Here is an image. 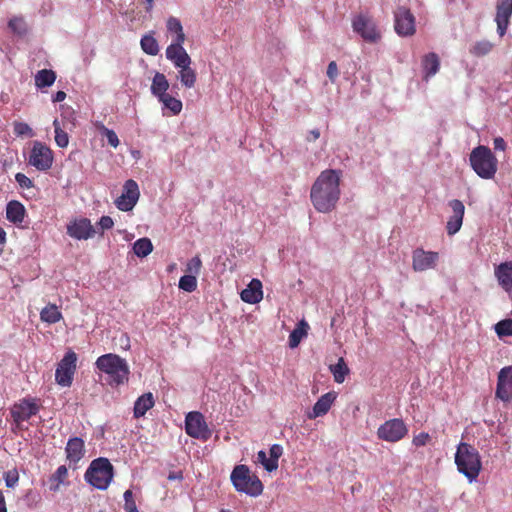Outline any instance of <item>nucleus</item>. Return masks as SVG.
<instances>
[{"instance_id": "obj_40", "label": "nucleus", "mask_w": 512, "mask_h": 512, "mask_svg": "<svg viewBox=\"0 0 512 512\" xmlns=\"http://www.w3.org/2000/svg\"><path fill=\"white\" fill-rule=\"evenodd\" d=\"M55 131V142L60 148H65L69 144V136L61 127L57 119L53 122Z\"/></svg>"}, {"instance_id": "obj_35", "label": "nucleus", "mask_w": 512, "mask_h": 512, "mask_svg": "<svg viewBox=\"0 0 512 512\" xmlns=\"http://www.w3.org/2000/svg\"><path fill=\"white\" fill-rule=\"evenodd\" d=\"M153 251V244L149 238H140L133 244V252L136 256L144 258Z\"/></svg>"}, {"instance_id": "obj_55", "label": "nucleus", "mask_w": 512, "mask_h": 512, "mask_svg": "<svg viewBox=\"0 0 512 512\" xmlns=\"http://www.w3.org/2000/svg\"><path fill=\"white\" fill-rule=\"evenodd\" d=\"M66 98V93L64 91H57L52 98L54 103L62 102Z\"/></svg>"}, {"instance_id": "obj_58", "label": "nucleus", "mask_w": 512, "mask_h": 512, "mask_svg": "<svg viewBox=\"0 0 512 512\" xmlns=\"http://www.w3.org/2000/svg\"><path fill=\"white\" fill-rule=\"evenodd\" d=\"M168 479L169 480H176V479H182V473L181 472H173V473H170L169 476H168Z\"/></svg>"}, {"instance_id": "obj_13", "label": "nucleus", "mask_w": 512, "mask_h": 512, "mask_svg": "<svg viewBox=\"0 0 512 512\" xmlns=\"http://www.w3.org/2000/svg\"><path fill=\"white\" fill-rule=\"evenodd\" d=\"M185 431L189 436L201 440H208L212 434L200 412H189L187 414Z\"/></svg>"}, {"instance_id": "obj_52", "label": "nucleus", "mask_w": 512, "mask_h": 512, "mask_svg": "<svg viewBox=\"0 0 512 512\" xmlns=\"http://www.w3.org/2000/svg\"><path fill=\"white\" fill-rule=\"evenodd\" d=\"M97 225L99 226L101 230V234L104 230H109L113 227L114 222L113 219L110 216H102L100 220L98 221Z\"/></svg>"}, {"instance_id": "obj_24", "label": "nucleus", "mask_w": 512, "mask_h": 512, "mask_svg": "<svg viewBox=\"0 0 512 512\" xmlns=\"http://www.w3.org/2000/svg\"><path fill=\"white\" fill-rule=\"evenodd\" d=\"M241 299L249 304L259 303L263 298L262 283L258 279H252L245 289L242 290Z\"/></svg>"}, {"instance_id": "obj_20", "label": "nucleus", "mask_w": 512, "mask_h": 512, "mask_svg": "<svg viewBox=\"0 0 512 512\" xmlns=\"http://www.w3.org/2000/svg\"><path fill=\"white\" fill-rule=\"evenodd\" d=\"M448 205L452 210V215L449 217V219L447 221L446 230H447L448 235H454L462 227L464 213H465V206L462 203V201H460L458 199L449 201Z\"/></svg>"}, {"instance_id": "obj_38", "label": "nucleus", "mask_w": 512, "mask_h": 512, "mask_svg": "<svg viewBox=\"0 0 512 512\" xmlns=\"http://www.w3.org/2000/svg\"><path fill=\"white\" fill-rule=\"evenodd\" d=\"M142 50L151 56L159 53V45L157 40L151 35H144L140 41Z\"/></svg>"}, {"instance_id": "obj_19", "label": "nucleus", "mask_w": 512, "mask_h": 512, "mask_svg": "<svg viewBox=\"0 0 512 512\" xmlns=\"http://www.w3.org/2000/svg\"><path fill=\"white\" fill-rule=\"evenodd\" d=\"M67 234L77 240H87L96 234V230L88 218H80L70 222Z\"/></svg>"}, {"instance_id": "obj_59", "label": "nucleus", "mask_w": 512, "mask_h": 512, "mask_svg": "<svg viewBox=\"0 0 512 512\" xmlns=\"http://www.w3.org/2000/svg\"><path fill=\"white\" fill-rule=\"evenodd\" d=\"M148 3V6L146 7L147 11H150L153 7L154 0H145Z\"/></svg>"}, {"instance_id": "obj_54", "label": "nucleus", "mask_w": 512, "mask_h": 512, "mask_svg": "<svg viewBox=\"0 0 512 512\" xmlns=\"http://www.w3.org/2000/svg\"><path fill=\"white\" fill-rule=\"evenodd\" d=\"M493 147L496 151H504L507 147V144L502 137H495L493 139Z\"/></svg>"}, {"instance_id": "obj_12", "label": "nucleus", "mask_w": 512, "mask_h": 512, "mask_svg": "<svg viewBox=\"0 0 512 512\" xmlns=\"http://www.w3.org/2000/svg\"><path fill=\"white\" fill-rule=\"evenodd\" d=\"M52 150L40 141H35L30 150L28 163L38 171H47L53 164Z\"/></svg>"}, {"instance_id": "obj_36", "label": "nucleus", "mask_w": 512, "mask_h": 512, "mask_svg": "<svg viewBox=\"0 0 512 512\" xmlns=\"http://www.w3.org/2000/svg\"><path fill=\"white\" fill-rule=\"evenodd\" d=\"M493 47L494 45L490 41L480 40L470 46L469 52L476 57H482L489 54Z\"/></svg>"}, {"instance_id": "obj_33", "label": "nucleus", "mask_w": 512, "mask_h": 512, "mask_svg": "<svg viewBox=\"0 0 512 512\" xmlns=\"http://www.w3.org/2000/svg\"><path fill=\"white\" fill-rule=\"evenodd\" d=\"M159 102L162 103L163 109L168 110L172 115H178L182 111L183 105L181 100L173 97L169 93L160 98Z\"/></svg>"}, {"instance_id": "obj_4", "label": "nucleus", "mask_w": 512, "mask_h": 512, "mask_svg": "<svg viewBox=\"0 0 512 512\" xmlns=\"http://www.w3.org/2000/svg\"><path fill=\"white\" fill-rule=\"evenodd\" d=\"M455 463L458 471L465 475L469 482L477 479L482 465L480 455L473 446L461 442L455 453Z\"/></svg>"}, {"instance_id": "obj_6", "label": "nucleus", "mask_w": 512, "mask_h": 512, "mask_svg": "<svg viewBox=\"0 0 512 512\" xmlns=\"http://www.w3.org/2000/svg\"><path fill=\"white\" fill-rule=\"evenodd\" d=\"M231 481L235 489L256 497L263 491V485L257 476L251 475L247 466L238 465L231 473Z\"/></svg>"}, {"instance_id": "obj_45", "label": "nucleus", "mask_w": 512, "mask_h": 512, "mask_svg": "<svg viewBox=\"0 0 512 512\" xmlns=\"http://www.w3.org/2000/svg\"><path fill=\"white\" fill-rule=\"evenodd\" d=\"M201 267H202V261H201L200 257L195 256L188 261L187 266H186V271L190 275H194L195 277H197L200 273Z\"/></svg>"}, {"instance_id": "obj_37", "label": "nucleus", "mask_w": 512, "mask_h": 512, "mask_svg": "<svg viewBox=\"0 0 512 512\" xmlns=\"http://www.w3.org/2000/svg\"><path fill=\"white\" fill-rule=\"evenodd\" d=\"M330 371L333 374L334 380L337 383H343L346 375L349 373V369L341 357L335 365L330 366Z\"/></svg>"}, {"instance_id": "obj_7", "label": "nucleus", "mask_w": 512, "mask_h": 512, "mask_svg": "<svg viewBox=\"0 0 512 512\" xmlns=\"http://www.w3.org/2000/svg\"><path fill=\"white\" fill-rule=\"evenodd\" d=\"M166 58L178 69L177 78L186 88L194 87L197 79L196 71L191 67L192 60L187 51L167 55Z\"/></svg>"}, {"instance_id": "obj_53", "label": "nucleus", "mask_w": 512, "mask_h": 512, "mask_svg": "<svg viewBox=\"0 0 512 512\" xmlns=\"http://www.w3.org/2000/svg\"><path fill=\"white\" fill-rule=\"evenodd\" d=\"M429 439V434L425 432H421L418 435L414 436L412 443L416 447H421L426 445L427 441Z\"/></svg>"}, {"instance_id": "obj_8", "label": "nucleus", "mask_w": 512, "mask_h": 512, "mask_svg": "<svg viewBox=\"0 0 512 512\" xmlns=\"http://www.w3.org/2000/svg\"><path fill=\"white\" fill-rule=\"evenodd\" d=\"M352 28L367 43H377L381 39V31L377 23L367 14L354 16Z\"/></svg>"}, {"instance_id": "obj_27", "label": "nucleus", "mask_w": 512, "mask_h": 512, "mask_svg": "<svg viewBox=\"0 0 512 512\" xmlns=\"http://www.w3.org/2000/svg\"><path fill=\"white\" fill-rule=\"evenodd\" d=\"M26 209L22 203L17 200L8 202L6 206V218L14 224H21L24 221Z\"/></svg>"}, {"instance_id": "obj_34", "label": "nucleus", "mask_w": 512, "mask_h": 512, "mask_svg": "<svg viewBox=\"0 0 512 512\" xmlns=\"http://www.w3.org/2000/svg\"><path fill=\"white\" fill-rule=\"evenodd\" d=\"M56 79V74L52 70L43 69L35 75V84L38 88L50 87Z\"/></svg>"}, {"instance_id": "obj_14", "label": "nucleus", "mask_w": 512, "mask_h": 512, "mask_svg": "<svg viewBox=\"0 0 512 512\" xmlns=\"http://www.w3.org/2000/svg\"><path fill=\"white\" fill-rule=\"evenodd\" d=\"M167 31L172 35L171 44L166 48L165 55L183 53L186 36L180 20L176 17H169L166 23Z\"/></svg>"}, {"instance_id": "obj_31", "label": "nucleus", "mask_w": 512, "mask_h": 512, "mask_svg": "<svg viewBox=\"0 0 512 512\" xmlns=\"http://www.w3.org/2000/svg\"><path fill=\"white\" fill-rule=\"evenodd\" d=\"M309 325L305 320H301L298 322L294 330L289 335V346L291 348H296L303 337L307 335Z\"/></svg>"}, {"instance_id": "obj_22", "label": "nucleus", "mask_w": 512, "mask_h": 512, "mask_svg": "<svg viewBox=\"0 0 512 512\" xmlns=\"http://www.w3.org/2000/svg\"><path fill=\"white\" fill-rule=\"evenodd\" d=\"M336 397L337 394L333 391L322 395L314 404L312 411L308 413V418L315 419L326 415L336 400Z\"/></svg>"}, {"instance_id": "obj_2", "label": "nucleus", "mask_w": 512, "mask_h": 512, "mask_svg": "<svg viewBox=\"0 0 512 512\" xmlns=\"http://www.w3.org/2000/svg\"><path fill=\"white\" fill-rule=\"evenodd\" d=\"M97 369L109 376L112 386H119L128 381L130 373L127 361L117 354H104L96 360Z\"/></svg>"}, {"instance_id": "obj_43", "label": "nucleus", "mask_w": 512, "mask_h": 512, "mask_svg": "<svg viewBox=\"0 0 512 512\" xmlns=\"http://www.w3.org/2000/svg\"><path fill=\"white\" fill-rule=\"evenodd\" d=\"M14 133L17 136L33 137L34 132L32 128L25 122H14L13 124Z\"/></svg>"}, {"instance_id": "obj_44", "label": "nucleus", "mask_w": 512, "mask_h": 512, "mask_svg": "<svg viewBox=\"0 0 512 512\" xmlns=\"http://www.w3.org/2000/svg\"><path fill=\"white\" fill-rule=\"evenodd\" d=\"M283 453V448L279 444H273L269 449V457L271 462L269 463L270 468H278V460Z\"/></svg>"}, {"instance_id": "obj_15", "label": "nucleus", "mask_w": 512, "mask_h": 512, "mask_svg": "<svg viewBox=\"0 0 512 512\" xmlns=\"http://www.w3.org/2000/svg\"><path fill=\"white\" fill-rule=\"evenodd\" d=\"M140 196L138 184L130 179L123 186L122 194L115 200L116 207L124 212L134 208Z\"/></svg>"}, {"instance_id": "obj_1", "label": "nucleus", "mask_w": 512, "mask_h": 512, "mask_svg": "<svg viewBox=\"0 0 512 512\" xmlns=\"http://www.w3.org/2000/svg\"><path fill=\"white\" fill-rule=\"evenodd\" d=\"M341 172L327 169L320 173L311 187L310 199L314 208L320 213H329L340 198Z\"/></svg>"}, {"instance_id": "obj_10", "label": "nucleus", "mask_w": 512, "mask_h": 512, "mask_svg": "<svg viewBox=\"0 0 512 512\" xmlns=\"http://www.w3.org/2000/svg\"><path fill=\"white\" fill-rule=\"evenodd\" d=\"M408 434V427L402 419L394 418L385 421L377 429V437L380 440L395 443L402 440Z\"/></svg>"}, {"instance_id": "obj_16", "label": "nucleus", "mask_w": 512, "mask_h": 512, "mask_svg": "<svg viewBox=\"0 0 512 512\" xmlns=\"http://www.w3.org/2000/svg\"><path fill=\"white\" fill-rule=\"evenodd\" d=\"M439 261V253L416 248L412 252V268L415 272H424L434 269Z\"/></svg>"}, {"instance_id": "obj_28", "label": "nucleus", "mask_w": 512, "mask_h": 512, "mask_svg": "<svg viewBox=\"0 0 512 512\" xmlns=\"http://www.w3.org/2000/svg\"><path fill=\"white\" fill-rule=\"evenodd\" d=\"M169 86L170 85L166 76L162 73L157 72L152 79L151 93L159 100L160 98L168 94L167 90L169 89Z\"/></svg>"}, {"instance_id": "obj_18", "label": "nucleus", "mask_w": 512, "mask_h": 512, "mask_svg": "<svg viewBox=\"0 0 512 512\" xmlns=\"http://www.w3.org/2000/svg\"><path fill=\"white\" fill-rule=\"evenodd\" d=\"M495 394L503 402L512 400V366H506L499 371Z\"/></svg>"}, {"instance_id": "obj_3", "label": "nucleus", "mask_w": 512, "mask_h": 512, "mask_svg": "<svg viewBox=\"0 0 512 512\" xmlns=\"http://www.w3.org/2000/svg\"><path fill=\"white\" fill-rule=\"evenodd\" d=\"M470 166L482 179L490 180L495 177L498 169V160L490 148L479 145L469 155Z\"/></svg>"}, {"instance_id": "obj_49", "label": "nucleus", "mask_w": 512, "mask_h": 512, "mask_svg": "<svg viewBox=\"0 0 512 512\" xmlns=\"http://www.w3.org/2000/svg\"><path fill=\"white\" fill-rule=\"evenodd\" d=\"M257 462L260 463L261 465H263V467L268 472H272L277 469V468H270L269 463L271 462V458L269 456H267V453L263 450H261L257 453Z\"/></svg>"}, {"instance_id": "obj_41", "label": "nucleus", "mask_w": 512, "mask_h": 512, "mask_svg": "<svg viewBox=\"0 0 512 512\" xmlns=\"http://www.w3.org/2000/svg\"><path fill=\"white\" fill-rule=\"evenodd\" d=\"M495 332L500 338L512 336V318L499 321L495 325Z\"/></svg>"}, {"instance_id": "obj_17", "label": "nucleus", "mask_w": 512, "mask_h": 512, "mask_svg": "<svg viewBox=\"0 0 512 512\" xmlns=\"http://www.w3.org/2000/svg\"><path fill=\"white\" fill-rule=\"evenodd\" d=\"M395 31L398 35L407 37L415 33V18L405 7H399L394 14Z\"/></svg>"}, {"instance_id": "obj_60", "label": "nucleus", "mask_w": 512, "mask_h": 512, "mask_svg": "<svg viewBox=\"0 0 512 512\" xmlns=\"http://www.w3.org/2000/svg\"><path fill=\"white\" fill-rule=\"evenodd\" d=\"M84 61H85L86 65H88V64L90 63V59H89L88 57H86V58L84 59Z\"/></svg>"}, {"instance_id": "obj_26", "label": "nucleus", "mask_w": 512, "mask_h": 512, "mask_svg": "<svg viewBox=\"0 0 512 512\" xmlns=\"http://www.w3.org/2000/svg\"><path fill=\"white\" fill-rule=\"evenodd\" d=\"M495 276L505 291H512V262L498 265L495 269Z\"/></svg>"}, {"instance_id": "obj_23", "label": "nucleus", "mask_w": 512, "mask_h": 512, "mask_svg": "<svg viewBox=\"0 0 512 512\" xmlns=\"http://www.w3.org/2000/svg\"><path fill=\"white\" fill-rule=\"evenodd\" d=\"M421 68L423 73L422 78L424 81L428 82L440 69L439 56L434 52L425 54L421 59Z\"/></svg>"}, {"instance_id": "obj_56", "label": "nucleus", "mask_w": 512, "mask_h": 512, "mask_svg": "<svg viewBox=\"0 0 512 512\" xmlns=\"http://www.w3.org/2000/svg\"><path fill=\"white\" fill-rule=\"evenodd\" d=\"M320 137V131L318 129H313L309 132L307 136L308 141H315Z\"/></svg>"}, {"instance_id": "obj_46", "label": "nucleus", "mask_w": 512, "mask_h": 512, "mask_svg": "<svg viewBox=\"0 0 512 512\" xmlns=\"http://www.w3.org/2000/svg\"><path fill=\"white\" fill-rule=\"evenodd\" d=\"M124 509L126 512H139L131 490L124 492Z\"/></svg>"}, {"instance_id": "obj_30", "label": "nucleus", "mask_w": 512, "mask_h": 512, "mask_svg": "<svg viewBox=\"0 0 512 512\" xmlns=\"http://www.w3.org/2000/svg\"><path fill=\"white\" fill-rule=\"evenodd\" d=\"M68 477V469L65 465L59 466L56 471L49 477V489L57 492L60 486L65 483Z\"/></svg>"}, {"instance_id": "obj_48", "label": "nucleus", "mask_w": 512, "mask_h": 512, "mask_svg": "<svg viewBox=\"0 0 512 512\" xmlns=\"http://www.w3.org/2000/svg\"><path fill=\"white\" fill-rule=\"evenodd\" d=\"M15 180L22 189H30L34 187L33 181L23 173H17L15 175Z\"/></svg>"}, {"instance_id": "obj_29", "label": "nucleus", "mask_w": 512, "mask_h": 512, "mask_svg": "<svg viewBox=\"0 0 512 512\" xmlns=\"http://www.w3.org/2000/svg\"><path fill=\"white\" fill-rule=\"evenodd\" d=\"M154 406V397L152 393H145L141 395L134 404V417L140 418Z\"/></svg>"}, {"instance_id": "obj_47", "label": "nucleus", "mask_w": 512, "mask_h": 512, "mask_svg": "<svg viewBox=\"0 0 512 512\" xmlns=\"http://www.w3.org/2000/svg\"><path fill=\"white\" fill-rule=\"evenodd\" d=\"M5 484L8 488H14L19 481V474L17 470H8L4 473Z\"/></svg>"}, {"instance_id": "obj_9", "label": "nucleus", "mask_w": 512, "mask_h": 512, "mask_svg": "<svg viewBox=\"0 0 512 512\" xmlns=\"http://www.w3.org/2000/svg\"><path fill=\"white\" fill-rule=\"evenodd\" d=\"M40 410L39 400L34 397H25L14 403L10 408L11 417L17 427L32 416H35Z\"/></svg>"}, {"instance_id": "obj_39", "label": "nucleus", "mask_w": 512, "mask_h": 512, "mask_svg": "<svg viewBox=\"0 0 512 512\" xmlns=\"http://www.w3.org/2000/svg\"><path fill=\"white\" fill-rule=\"evenodd\" d=\"M8 28L17 36H23L27 32V24L23 17L14 16L8 21Z\"/></svg>"}, {"instance_id": "obj_50", "label": "nucleus", "mask_w": 512, "mask_h": 512, "mask_svg": "<svg viewBox=\"0 0 512 512\" xmlns=\"http://www.w3.org/2000/svg\"><path fill=\"white\" fill-rule=\"evenodd\" d=\"M103 135L106 137L108 143L112 147H114V148L118 147L120 141L118 139L117 134L113 130L103 127Z\"/></svg>"}, {"instance_id": "obj_42", "label": "nucleus", "mask_w": 512, "mask_h": 512, "mask_svg": "<svg viewBox=\"0 0 512 512\" xmlns=\"http://www.w3.org/2000/svg\"><path fill=\"white\" fill-rule=\"evenodd\" d=\"M179 288L186 292H193L197 288V277L194 275H184L179 280Z\"/></svg>"}, {"instance_id": "obj_57", "label": "nucleus", "mask_w": 512, "mask_h": 512, "mask_svg": "<svg viewBox=\"0 0 512 512\" xmlns=\"http://www.w3.org/2000/svg\"><path fill=\"white\" fill-rule=\"evenodd\" d=\"M0 512H7L5 496L2 490H0Z\"/></svg>"}, {"instance_id": "obj_5", "label": "nucleus", "mask_w": 512, "mask_h": 512, "mask_svg": "<svg viewBox=\"0 0 512 512\" xmlns=\"http://www.w3.org/2000/svg\"><path fill=\"white\" fill-rule=\"evenodd\" d=\"M114 476L113 465L107 458L94 459L85 472V480L99 490H106Z\"/></svg>"}, {"instance_id": "obj_25", "label": "nucleus", "mask_w": 512, "mask_h": 512, "mask_svg": "<svg viewBox=\"0 0 512 512\" xmlns=\"http://www.w3.org/2000/svg\"><path fill=\"white\" fill-rule=\"evenodd\" d=\"M65 451L70 463H78L85 454L84 441L79 437L70 438L67 442Z\"/></svg>"}, {"instance_id": "obj_32", "label": "nucleus", "mask_w": 512, "mask_h": 512, "mask_svg": "<svg viewBox=\"0 0 512 512\" xmlns=\"http://www.w3.org/2000/svg\"><path fill=\"white\" fill-rule=\"evenodd\" d=\"M40 318L43 322L54 324L60 321L62 314L56 305L49 304L41 310Z\"/></svg>"}, {"instance_id": "obj_51", "label": "nucleus", "mask_w": 512, "mask_h": 512, "mask_svg": "<svg viewBox=\"0 0 512 512\" xmlns=\"http://www.w3.org/2000/svg\"><path fill=\"white\" fill-rule=\"evenodd\" d=\"M326 73L331 83H335L339 75L338 66L335 61H331L328 64Z\"/></svg>"}, {"instance_id": "obj_11", "label": "nucleus", "mask_w": 512, "mask_h": 512, "mask_svg": "<svg viewBox=\"0 0 512 512\" xmlns=\"http://www.w3.org/2000/svg\"><path fill=\"white\" fill-rule=\"evenodd\" d=\"M77 355L69 350L65 353L62 360L58 363L55 371V381L62 387H69L72 384L73 376L76 371Z\"/></svg>"}, {"instance_id": "obj_21", "label": "nucleus", "mask_w": 512, "mask_h": 512, "mask_svg": "<svg viewBox=\"0 0 512 512\" xmlns=\"http://www.w3.org/2000/svg\"><path fill=\"white\" fill-rule=\"evenodd\" d=\"M512 15V0H498L496 5L497 33L504 36Z\"/></svg>"}]
</instances>
